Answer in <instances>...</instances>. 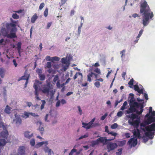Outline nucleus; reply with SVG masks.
<instances>
[{
  "label": "nucleus",
  "instance_id": "nucleus-27",
  "mask_svg": "<svg viewBox=\"0 0 155 155\" xmlns=\"http://www.w3.org/2000/svg\"><path fill=\"white\" fill-rule=\"evenodd\" d=\"M88 136V134L87 133H86L84 135L81 136L78 139H77V140H81L83 138L87 137Z\"/></svg>",
  "mask_w": 155,
  "mask_h": 155
},
{
  "label": "nucleus",
  "instance_id": "nucleus-43",
  "mask_svg": "<svg viewBox=\"0 0 155 155\" xmlns=\"http://www.w3.org/2000/svg\"><path fill=\"white\" fill-rule=\"evenodd\" d=\"M21 43L20 42H18L17 44V49H21Z\"/></svg>",
  "mask_w": 155,
  "mask_h": 155
},
{
  "label": "nucleus",
  "instance_id": "nucleus-1",
  "mask_svg": "<svg viewBox=\"0 0 155 155\" xmlns=\"http://www.w3.org/2000/svg\"><path fill=\"white\" fill-rule=\"evenodd\" d=\"M145 117L147 118L143 122L140 123L138 127L133 130L134 137L130 138L127 142V144L130 146L135 147L137 143V138H143L144 143L149 139L153 137L155 132V116L151 114H147Z\"/></svg>",
  "mask_w": 155,
  "mask_h": 155
},
{
  "label": "nucleus",
  "instance_id": "nucleus-40",
  "mask_svg": "<svg viewBox=\"0 0 155 155\" xmlns=\"http://www.w3.org/2000/svg\"><path fill=\"white\" fill-rule=\"evenodd\" d=\"M12 16L13 18L16 19H18L19 17V16L15 13L13 14Z\"/></svg>",
  "mask_w": 155,
  "mask_h": 155
},
{
  "label": "nucleus",
  "instance_id": "nucleus-2",
  "mask_svg": "<svg viewBox=\"0 0 155 155\" xmlns=\"http://www.w3.org/2000/svg\"><path fill=\"white\" fill-rule=\"evenodd\" d=\"M130 97L128 98L129 102L130 107L127 110L125 111L126 114L130 115H126V117L130 119L128 121V123L130 125L138 126L140 122V118L139 116L143 112L144 107V100L140 99L139 98H137V101L139 103L136 101L134 98V94L132 93L129 94Z\"/></svg>",
  "mask_w": 155,
  "mask_h": 155
},
{
  "label": "nucleus",
  "instance_id": "nucleus-4",
  "mask_svg": "<svg viewBox=\"0 0 155 155\" xmlns=\"http://www.w3.org/2000/svg\"><path fill=\"white\" fill-rule=\"evenodd\" d=\"M15 25L12 23L10 24L6 23L5 24V27L9 29V31L10 29V32L9 34L8 38H13L16 37L15 35V32L16 31V29L15 27Z\"/></svg>",
  "mask_w": 155,
  "mask_h": 155
},
{
  "label": "nucleus",
  "instance_id": "nucleus-14",
  "mask_svg": "<svg viewBox=\"0 0 155 155\" xmlns=\"http://www.w3.org/2000/svg\"><path fill=\"white\" fill-rule=\"evenodd\" d=\"M70 59L69 58L68 59L67 58H63L61 59V62L62 64H65L67 66H68L70 64Z\"/></svg>",
  "mask_w": 155,
  "mask_h": 155
},
{
  "label": "nucleus",
  "instance_id": "nucleus-25",
  "mask_svg": "<svg viewBox=\"0 0 155 155\" xmlns=\"http://www.w3.org/2000/svg\"><path fill=\"white\" fill-rule=\"evenodd\" d=\"M79 75L81 76V80H82L83 78V75L80 72H77L74 75V80L76 79L77 78L78 75Z\"/></svg>",
  "mask_w": 155,
  "mask_h": 155
},
{
  "label": "nucleus",
  "instance_id": "nucleus-3",
  "mask_svg": "<svg viewBox=\"0 0 155 155\" xmlns=\"http://www.w3.org/2000/svg\"><path fill=\"white\" fill-rule=\"evenodd\" d=\"M140 13L143 16L142 24L144 28L148 25L150 20H153L154 16L153 12L151 11L147 2L145 0H143L141 3Z\"/></svg>",
  "mask_w": 155,
  "mask_h": 155
},
{
  "label": "nucleus",
  "instance_id": "nucleus-56",
  "mask_svg": "<svg viewBox=\"0 0 155 155\" xmlns=\"http://www.w3.org/2000/svg\"><path fill=\"white\" fill-rule=\"evenodd\" d=\"M143 29H141L140 31L139 32V34L137 36H138V37H140L142 35V34L143 32Z\"/></svg>",
  "mask_w": 155,
  "mask_h": 155
},
{
  "label": "nucleus",
  "instance_id": "nucleus-36",
  "mask_svg": "<svg viewBox=\"0 0 155 155\" xmlns=\"http://www.w3.org/2000/svg\"><path fill=\"white\" fill-rule=\"evenodd\" d=\"M122 149L120 148L118 150V152L116 153V155H121L122 153Z\"/></svg>",
  "mask_w": 155,
  "mask_h": 155
},
{
  "label": "nucleus",
  "instance_id": "nucleus-59",
  "mask_svg": "<svg viewBox=\"0 0 155 155\" xmlns=\"http://www.w3.org/2000/svg\"><path fill=\"white\" fill-rule=\"evenodd\" d=\"M30 115L34 117H38L39 116L38 114L33 113H31Z\"/></svg>",
  "mask_w": 155,
  "mask_h": 155
},
{
  "label": "nucleus",
  "instance_id": "nucleus-46",
  "mask_svg": "<svg viewBox=\"0 0 155 155\" xmlns=\"http://www.w3.org/2000/svg\"><path fill=\"white\" fill-rule=\"evenodd\" d=\"M76 149H73L71 150L70 152L69 153V155H73V153L74 152H76Z\"/></svg>",
  "mask_w": 155,
  "mask_h": 155
},
{
  "label": "nucleus",
  "instance_id": "nucleus-20",
  "mask_svg": "<svg viewBox=\"0 0 155 155\" xmlns=\"http://www.w3.org/2000/svg\"><path fill=\"white\" fill-rule=\"evenodd\" d=\"M125 52V50L124 49L120 52V54L121 55V60L122 61H124Z\"/></svg>",
  "mask_w": 155,
  "mask_h": 155
},
{
  "label": "nucleus",
  "instance_id": "nucleus-55",
  "mask_svg": "<svg viewBox=\"0 0 155 155\" xmlns=\"http://www.w3.org/2000/svg\"><path fill=\"white\" fill-rule=\"evenodd\" d=\"M46 60L47 61H52L51 58L50 56H47L46 57Z\"/></svg>",
  "mask_w": 155,
  "mask_h": 155
},
{
  "label": "nucleus",
  "instance_id": "nucleus-34",
  "mask_svg": "<svg viewBox=\"0 0 155 155\" xmlns=\"http://www.w3.org/2000/svg\"><path fill=\"white\" fill-rule=\"evenodd\" d=\"M41 101L42 102L41 106V109L42 110L44 108V106L46 103V101L45 100H41Z\"/></svg>",
  "mask_w": 155,
  "mask_h": 155
},
{
  "label": "nucleus",
  "instance_id": "nucleus-7",
  "mask_svg": "<svg viewBox=\"0 0 155 155\" xmlns=\"http://www.w3.org/2000/svg\"><path fill=\"white\" fill-rule=\"evenodd\" d=\"M51 89V85L50 82H47L46 85H44L42 87V89L40 88H38L39 91H41L44 94H46L48 95L50 90Z\"/></svg>",
  "mask_w": 155,
  "mask_h": 155
},
{
  "label": "nucleus",
  "instance_id": "nucleus-64",
  "mask_svg": "<svg viewBox=\"0 0 155 155\" xmlns=\"http://www.w3.org/2000/svg\"><path fill=\"white\" fill-rule=\"evenodd\" d=\"M127 109V107H126V106H124V105H123L121 106V107L120 108V110H123L124 109Z\"/></svg>",
  "mask_w": 155,
  "mask_h": 155
},
{
  "label": "nucleus",
  "instance_id": "nucleus-22",
  "mask_svg": "<svg viewBox=\"0 0 155 155\" xmlns=\"http://www.w3.org/2000/svg\"><path fill=\"white\" fill-rule=\"evenodd\" d=\"M37 130L40 132L41 135L43 134L45 131L43 126H39L38 128L37 129Z\"/></svg>",
  "mask_w": 155,
  "mask_h": 155
},
{
  "label": "nucleus",
  "instance_id": "nucleus-29",
  "mask_svg": "<svg viewBox=\"0 0 155 155\" xmlns=\"http://www.w3.org/2000/svg\"><path fill=\"white\" fill-rule=\"evenodd\" d=\"M40 79V80L41 81H44L45 80V76L44 74H42L40 75H38Z\"/></svg>",
  "mask_w": 155,
  "mask_h": 155
},
{
  "label": "nucleus",
  "instance_id": "nucleus-53",
  "mask_svg": "<svg viewBox=\"0 0 155 155\" xmlns=\"http://www.w3.org/2000/svg\"><path fill=\"white\" fill-rule=\"evenodd\" d=\"M44 6L45 4L44 3H41L39 6V9L40 10H41L43 8V7Z\"/></svg>",
  "mask_w": 155,
  "mask_h": 155
},
{
  "label": "nucleus",
  "instance_id": "nucleus-32",
  "mask_svg": "<svg viewBox=\"0 0 155 155\" xmlns=\"http://www.w3.org/2000/svg\"><path fill=\"white\" fill-rule=\"evenodd\" d=\"M51 59L52 62H53L54 61H59L60 59L59 58L56 56L52 57L51 58Z\"/></svg>",
  "mask_w": 155,
  "mask_h": 155
},
{
  "label": "nucleus",
  "instance_id": "nucleus-19",
  "mask_svg": "<svg viewBox=\"0 0 155 155\" xmlns=\"http://www.w3.org/2000/svg\"><path fill=\"white\" fill-rule=\"evenodd\" d=\"M44 150L45 153H48V155H51V153H53V152L51 149H49L47 146H46L44 149Z\"/></svg>",
  "mask_w": 155,
  "mask_h": 155
},
{
  "label": "nucleus",
  "instance_id": "nucleus-24",
  "mask_svg": "<svg viewBox=\"0 0 155 155\" xmlns=\"http://www.w3.org/2000/svg\"><path fill=\"white\" fill-rule=\"evenodd\" d=\"M31 113L28 112H25L24 114L22 115L21 117H22L26 118L29 117V115H30Z\"/></svg>",
  "mask_w": 155,
  "mask_h": 155
},
{
  "label": "nucleus",
  "instance_id": "nucleus-42",
  "mask_svg": "<svg viewBox=\"0 0 155 155\" xmlns=\"http://www.w3.org/2000/svg\"><path fill=\"white\" fill-rule=\"evenodd\" d=\"M48 9L47 8H46L44 11V14L45 17H47L48 15Z\"/></svg>",
  "mask_w": 155,
  "mask_h": 155
},
{
  "label": "nucleus",
  "instance_id": "nucleus-13",
  "mask_svg": "<svg viewBox=\"0 0 155 155\" xmlns=\"http://www.w3.org/2000/svg\"><path fill=\"white\" fill-rule=\"evenodd\" d=\"M33 87L35 89V98L38 100H40V99L38 97V92L39 91V90L38 89V86L35 83H34V84Z\"/></svg>",
  "mask_w": 155,
  "mask_h": 155
},
{
  "label": "nucleus",
  "instance_id": "nucleus-16",
  "mask_svg": "<svg viewBox=\"0 0 155 155\" xmlns=\"http://www.w3.org/2000/svg\"><path fill=\"white\" fill-rule=\"evenodd\" d=\"M33 135V133L28 131H26L24 133V137L28 139H30L31 138Z\"/></svg>",
  "mask_w": 155,
  "mask_h": 155
},
{
  "label": "nucleus",
  "instance_id": "nucleus-49",
  "mask_svg": "<svg viewBox=\"0 0 155 155\" xmlns=\"http://www.w3.org/2000/svg\"><path fill=\"white\" fill-rule=\"evenodd\" d=\"M58 75H56L54 78L53 81L55 83L56 82V81L58 80Z\"/></svg>",
  "mask_w": 155,
  "mask_h": 155
},
{
  "label": "nucleus",
  "instance_id": "nucleus-47",
  "mask_svg": "<svg viewBox=\"0 0 155 155\" xmlns=\"http://www.w3.org/2000/svg\"><path fill=\"white\" fill-rule=\"evenodd\" d=\"M123 112L122 111H120L117 112V115L118 117H121L122 115Z\"/></svg>",
  "mask_w": 155,
  "mask_h": 155
},
{
  "label": "nucleus",
  "instance_id": "nucleus-31",
  "mask_svg": "<svg viewBox=\"0 0 155 155\" xmlns=\"http://www.w3.org/2000/svg\"><path fill=\"white\" fill-rule=\"evenodd\" d=\"M50 93V94L51 96V97L50 98V99L51 100L53 98L54 96V91H53L52 90L50 91L49 92Z\"/></svg>",
  "mask_w": 155,
  "mask_h": 155
},
{
  "label": "nucleus",
  "instance_id": "nucleus-38",
  "mask_svg": "<svg viewBox=\"0 0 155 155\" xmlns=\"http://www.w3.org/2000/svg\"><path fill=\"white\" fill-rule=\"evenodd\" d=\"M108 134H110L111 135L116 137L117 135V133H115L113 131H111L110 132L108 133Z\"/></svg>",
  "mask_w": 155,
  "mask_h": 155
},
{
  "label": "nucleus",
  "instance_id": "nucleus-8",
  "mask_svg": "<svg viewBox=\"0 0 155 155\" xmlns=\"http://www.w3.org/2000/svg\"><path fill=\"white\" fill-rule=\"evenodd\" d=\"M107 152H109L111 151L114 150L117 147V144L115 143H112V142H107Z\"/></svg>",
  "mask_w": 155,
  "mask_h": 155
},
{
  "label": "nucleus",
  "instance_id": "nucleus-57",
  "mask_svg": "<svg viewBox=\"0 0 155 155\" xmlns=\"http://www.w3.org/2000/svg\"><path fill=\"white\" fill-rule=\"evenodd\" d=\"M3 89H4V91H3V95H4V97H5L6 96V95H7V91H6V90L5 88H4Z\"/></svg>",
  "mask_w": 155,
  "mask_h": 155
},
{
  "label": "nucleus",
  "instance_id": "nucleus-30",
  "mask_svg": "<svg viewBox=\"0 0 155 155\" xmlns=\"http://www.w3.org/2000/svg\"><path fill=\"white\" fill-rule=\"evenodd\" d=\"M126 141L125 140H124L120 141L118 143V145L120 146H123L126 143Z\"/></svg>",
  "mask_w": 155,
  "mask_h": 155
},
{
  "label": "nucleus",
  "instance_id": "nucleus-28",
  "mask_svg": "<svg viewBox=\"0 0 155 155\" xmlns=\"http://www.w3.org/2000/svg\"><path fill=\"white\" fill-rule=\"evenodd\" d=\"M152 107H150L149 109V113L155 116V111H152Z\"/></svg>",
  "mask_w": 155,
  "mask_h": 155
},
{
  "label": "nucleus",
  "instance_id": "nucleus-15",
  "mask_svg": "<svg viewBox=\"0 0 155 155\" xmlns=\"http://www.w3.org/2000/svg\"><path fill=\"white\" fill-rule=\"evenodd\" d=\"M29 74L25 75L24 76H22L21 78H19L18 80V81H20L22 80H26V82L25 84V87H26L27 86V84L28 83V81L29 79Z\"/></svg>",
  "mask_w": 155,
  "mask_h": 155
},
{
  "label": "nucleus",
  "instance_id": "nucleus-23",
  "mask_svg": "<svg viewBox=\"0 0 155 155\" xmlns=\"http://www.w3.org/2000/svg\"><path fill=\"white\" fill-rule=\"evenodd\" d=\"M11 108L8 105H7L4 110L5 112L8 114H10L11 113Z\"/></svg>",
  "mask_w": 155,
  "mask_h": 155
},
{
  "label": "nucleus",
  "instance_id": "nucleus-33",
  "mask_svg": "<svg viewBox=\"0 0 155 155\" xmlns=\"http://www.w3.org/2000/svg\"><path fill=\"white\" fill-rule=\"evenodd\" d=\"M36 73L38 74V75L42 74V70L40 69L37 68L36 69Z\"/></svg>",
  "mask_w": 155,
  "mask_h": 155
},
{
  "label": "nucleus",
  "instance_id": "nucleus-41",
  "mask_svg": "<svg viewBox=\"0 0 155 155\" xmlns=\"http://www.w3.org/2000/svg\"><path fill=\"white\" fill-rule=\"evenodd\" d=\"M30 144L32 146H34L35 145V140L34 139H32L30 142Z\"/></svg>",
  "mask_w": 155,
  "mask_h": 155
},
{
  "label": "nucleus",
  "instance_id": "nucleus-63",
  "mask_svg": "<svg viewBox=\"0 0 155 155\" xmlns=\"http://www.w3.org/2000/svg\"><path fill=\"white\" fill-rule=\"evenodd\" d=\"M125 135L127 138H129L130 137V134L129 133H126Z\"/></svg>",
  "mask_w": 155,
  "mask_h": 155
},
{
  "label": "nucleus",
  "instance_id": "nucleus-62",
  "mask_svg": "<svg viewBox=\"0 0 155 155\" xmlns=\"http://www.w3.org/2000/svg\"><path fill=\"white\" fill-rule=\"evenodd\" d=\"M13 62L14 64L15 67H16L17 66V63H16V61L14 59L13 60Z\"/></svg>",
  "mask_w": 155,
  "mask_h": 155
},
{
  "label": "nucleus",
  "instance_id": "nucleus-6",
  "mask_svg": "<svg viewBox=\"0 0 155 155\" xmlns=\"http://www.w3.org/2000/svg\"><path fill=\"white\" fill-rule=\"evenodd\" d=\"M134 90L137 91L139 94V95L140 96V94H143V96L146 100H148V96L147 93H143V90H144L143 87L141 85L139 86L137 85H135L134 86Z\"/></svg>",
  "mask_w": 155,
  "mask_h": 155
},
{
  "label": "nucleus",
  "instance_id": "nucleus-39",
  "mask_svg": "<svg viewBox=\"0 0 155 155\" xmlns=\"http://www.w3.org/2000/svg\"><path fill=\"white\" fill-rule=\"evenodd\" d=\"M123 101V99H121L119 101L118 100H117L115 101V107H116L117 106V105L118 104L122 102Z\"/></svg>",
  "mask_w": 155,
  "mask_h": 155
},
{
  "label": "nucleus",
  "instance_id": "nucleus-9",
  "mask_svg": "<svg viewBox=\"0 0 155 155\" xmlns=\"http://www.w3.org/2000/svg\"><path fill=\"white\" fill-rule=\"evenodd\" d=\"M104 138L103 137H101L96 140L92 141L91 143V146L94 147V146L100 143H103L104 145Z\"/></svg>",
  "mask_w": 155,
  "mask_h": 155
},
{
  "label": "nucleus",
  "instance_id": "nucleus-10",
  "mask_svg": "<svg viewBox=\"0 0 155 155\" xmlns=\"http://www.w3.org/2000/svg\"><path fill=\"white\" fill-rule=\"evenodd\" d=\"M95 120V118H94L91 120L88 123H86L84 122H82V124L83 125L82 127L84 128H86L87 129H88L92 127V125L94 122Z\"/></svg>",
  "mask_w": 155,
  "mask_h": 155
},
{
  "label": "nucleus",
  "instance_id": "nucleus-51",
  "mask_svg": "<svg viewBox=\"0 0 155 155\" xmlns=\"http://www.w3.org/2000/svg\"><path fill=\"white\" fill-rule=\"evenodd\" d=\"M134 80L133 78L131 79L128 82V84L130 85H133V82Z\"/></svg>",
  "mask_w": 155,
  "mask_h": 155
},
{
  "label": "nucleus",
  "instance_id": "nucleus-18",
  "mask_svg": "<svg viewBox=\"0 0 155 155\" xmlns=\"http://www.w3.org/2000/svg\"><path fill=\"white\" fill-rule=\"evenodd\" d=\"M6 72V69L3 68H0V76L1 78H4L5 72Z\"/></svg>",
  "mask_w": 155,
  "mask_h": 155
},
{
  "label": "nucleus",
  "instance_id": "nucleus-21",
  "mask_svg": "<svg viewBox=\"0 0 155 155\" xmlns=\"http://www.w3.org/2000/svg\"><path fill=\"white\" fill-rule=\"evenodd\" d=\"M103 137L104 138V145H106L107 144V142L110 141L112 140H114L115 139V137L114 136V137H112V138H110L109 139H107L106 137Z\"/></svg>",
  "mask_w": 155,
  "mask_h": 155
},
{
  "label": "nucleus",
  "instance_id": "nucleus-60",
  "mask_svg": "<svg viewBox=\"0 0 155 155\" xmlns=\"http://www.w3.org/2000/svg\"><path fill=\"white\" fill-rule=\"evenodd\" d=\"M33 107H35L36 109H39V108L40 105L38 104H36L35 105H33Z\"/></svg>",
  "mask_w": 155,
  "mask_h": 155
},
{
  "label": "nucleus",
  "instance_id": "nucleus-12",
  "mask_svg": "<svg viewBox=\"0 0 155 155\" xmlns=\"http://www.w3.org/2000/svg\"><path fill=\"white\" fill-rule=\"evenodd\" d=\"M1 32L3 36L8 38L9 35L8 33L9 32V29H8L5 27H2L1 30Z\"/></svg>",
  "mask_w": 155,
  "mask_h": 155
},
{
  "label": "nucleus",
  "instance_id": "nucleus-17",
  "mask_svg": "<svg viewBox=\"0 0 155 155\" xmlns=\"http://www.w3.org/2000/svg\"><path fill=\"white\" fill-rule=\"evenodd\" d=\"M25 147H20L18 150V153L15 155H24L25 154Z\"/></svg>",
  "mask_w": 155,
  "mask_h": 155
},
{
  "label": "nucleus",
  "instance_id": "nucleus-11",
  "mask_svg": "<svg viewBox=\"0 0 155 155\" xmlns=\"http://www.w3.org/2000/svg\"><path fill=\"white\" fill-rule=\"evenodd\" d=\"M15 123L18 126L20 125L21 123V120L20 116L17 114H15V119L13 121L12 123Z\"/></svg>",
  "mask_w": 155,
  "mask_h": 155
},
{
  "label": "nucleus",
  "instance_id": "nucleus-45",
  "mask_svg": "<svg viewBox=\"0 0 155 155\" xmlns=\"http://www.w3.org/2000/svg\"><path fill=\"white\" fill-rule=\"evenodd\" d=\"M77 107L78 109V110L80 114V115H81L82 114V112L80 106H78Z\"/></svg>",
  "mask_w": 155,
  "mask_h": 155
},
{
  "label": "nucleus",
  "instance_id": "nucleus-61",
  "mask_svg": "<svg viewBox=\"0 0 155 155\" xmlns=\"http://www.w3.org/2000/svg\"><path fill=\"white\" fill-rule=\"evenodd\" d=\"M61 103L62 104H64L66 103V101L64 99H62L60 101Z\"/></svg>",
  "mask_w": 155,
  "mask_h": 155
},
{
  "label": "nucleus",
  "instance_id": "nucleus-44",
  "mask_svg": "<svg viewBox=\"0 0 155 155\" xmlns=\"http://www.w3.org/2000/svg\"><path fill=\"white\" fill-rule=\"evenodd\" d=\"M94 85L97 88H99L100 87V83L99 81H96L94 83Z\"/></svg>",
  "mask_w": 155,
  "mask_h": 155
},
{
  "label": "nucleus",
  "instance_id": "nucleus-5",
  "mask_svg": "<svg viewBox=\"0 0 155 155\" xmlns=\"http://www.w3.org/2000/svg\"><path fill=\"white\" fill-rule=\"evenodd\" d=\"M1 135L2 137L0 139V148L4 147L7 143L6 139L8 137V132L7 130H5L1 133Z\"/></svg>",
  "mask_w": 155,
  "mask_h": 155
},
{
  "label": "nucleus",
  "instance_id": "nucleus-54",
  "mask_svg": "<svg viewBox=\"0 0 155 155\" xmlns=\"http://www.w3.org/2000/svg\"><path fill=\"white\" fill-rule=\"evenodd\" d=\"M26 104L29 107H30L31 106H33V105L32 104V103L31 102H26Z\"/></svg>",
  "mask_w": 155,
  "mask_h": 155
},
{
  "label": "nucleus",
  "instance_id": "nucleus-48",
  "mask_svg": "<svg viewBox=\"0 0 155 155\" xmlns=\"http://www.w3.org/2000/svg\"><path fill=\"white\" fill-rule=\"evenodd\" d=\"M46 66L47 68H50L51 67V64L50 62H47L46 64Z\"/></svg>",
  "mask_w": 155,
  "mask_h": 155
},
{
  "label": "nucleus",
  "instance_id": "nucleus-37",
  "mask_svg": "<svg viewBox=\"0 0 155 155\" xmlns=\"http://www.w3.org/2000/svg\"><path fill=\"white\" fill-rule=\"evenodd\" d=\"M44 144H45V143L44 142V141L38 143L36 145V147H40Z\"/></svg>",
  "mask_w": 155,
  "mask_h": 155
},
{
  "label": "nucleus",
  "instance_id": "nucleus-58",
  "mask_svg": "<svg viewBox=\"0 0 155 155\" xmlns=\"http://www.w3.org/2000/svg\"><path fill=\"white\" fill-rule=\"evenodd\" d=\"M60 100H58L56 103V106L57 107H59L60 106Z\"/></svg>",
  "mask_w": 155,
  "mask_h": 155
},
{
  "label": "nucleus",
  "instance_id": "nucleus-26",
  "mask_svg": "<svg viewBox=\"0 0 155 155\" xmlns=\"http://www.w3.org/2000/svg\"><path fill=\"white\" fill-rule=\"evenodd\" d=\"M38 18V16L36 14H35L34 15L31 17V22L32 23H34L36 20Z\"/></svg>",
  "mask_w": 155,
  "mask_h": 155
},
{
  "label": "nucleus",
  "instance_id": "nucleus-50",
  "mask_svg": "<svg viewBox=\"0 0 155 155\" xmlns=\"http://www.w3.org/2000/svg\"><path fill=\"white\" fill-rule=\"evenodd\" d=\"M107 116V113H105L104 115L101 117V120H104Z\"/></svg>",
  "mask_w": 155,
  "mask_h": 155
},
{
  "label": "nucleus",
  "instance_id": "nucleus-52",
  "mask_svg": "<svg viewBox=\"0 0 155 155\" xmlns=\"http://www.w3.org/2000/svg\"><path fill=\"white\" fill-rule=\"evenodd\" d=\"M94 71L95 72L98 73V74H101V72L100 69L98 68H96L94 70Z\"/></svg>",
  "mask_w": 155,
  "mask_h": 155
},
{
  "label": "nucleus",
  "instance_id": "nucleus-35",
  "mask_svg": "<svg viewBox=\"0 0 155 155\" xmlns=\"http://www.w3.org/2000/svg\"><path fill=\"white\" fill-rule=\"evenodd\" d=\"M118 126V125L116 123H115L113 124L111 126V128L112 129H115Z\"/></svg>",
  "mask_w": 155,
  "mask_h": 155
}]
</instances>
